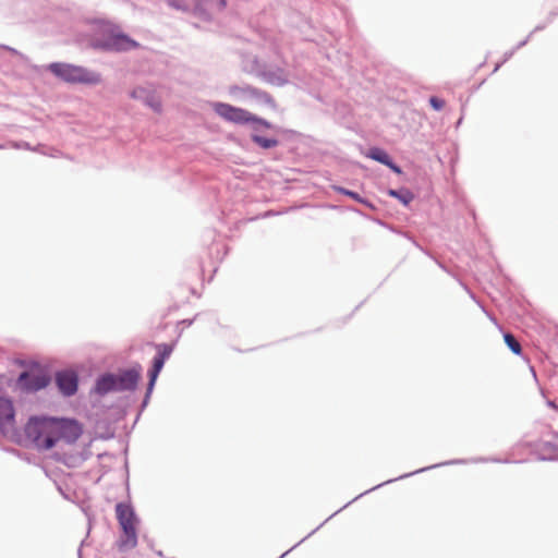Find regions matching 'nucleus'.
I'll return each mask as SVG.
<instances>
[{
  "label": "nucleus",
  "instance_id": "obj_1",
  "mask_svg": "<svg viewBox=\"0 0 558 558\" xmlns=\"http://www.w3.org/2000/svg\"><path fill=\"white\" fill-rule=\"evenodd\" d=\"M25 434L37 449L50 450L60 441L75 444L83 434V426L73 418L33 416L25 425Z\"/></svg>",
  "mask_w": 558,
  "mask_h": 558
},
{
  "label": "nucleus",
  "instance_id": "obj_2",
  "mask_svg": "<svg viewBox=\"0 0 558 558\" xmlns=\"http://www.w3.org/2000/svg\"><path fill=\"white\" fill-rule=\"evenodd\" d=\"M49 71L56 76L68 83H83L89 85H96L101 82V77L98 73L88 71L85 68L68 64V63H51Z\"/></svg>",
  "mask_w": 558,
  "mask_h": 558
},
{
  "label": "nucleus",
  "instance_id": "obj_3",
  "mask_svg": "<svg viewBox=\"0 0 558 558\" xmlns=\"http://www.w3.org/2000/svg\"><path fill=\"white\" fill-rule=\"evenodd\" d=\"M211 107L214 111L226 121L236 124H245L252 122L267 129L271 128V124L268 121L252 114L245 109L225 102H214L211 104Z\"/></svg>",
  "mask_w": 558,
  "mask_h": 558
},
{
  "label": "nucleus",
  "instance_id": "obj_4",
  "mask_svg": "<svg viewBox=\"0 0 558 558\" xmlns=\"http://www.w3.org/2000/svg\"><path fill=\"white\" fill-rule=\"evenodd\" d=\"M117 519L120 523V526L123 531L122 537V546L124 547H135L137 543V534H136V524L137 520L135 518L133 509L125 504H118L116 507Z\"/></svg>",
  "mask_w": 558,
  "mask_h": 558
},
{
  "label": "nucleus",
  "instance_id": "obj_5",
  "mask_svg": "<svg viewBox=\"0 0 558 558\" xmlns=\"http://www.w3.org/2000/svg\"><path fill=\"white\" fill-rule=\"evenodd\" d=\"M49 381V376L40 371L24 372L17 379L19 386L25 391L40 390L45 388Z\"/></svg>",
  "mask_w": 558,
  "mask_h": 558
},
{
  "label": "nucleus",
  "instance_id": "obj_6",
  "mask_svg": "<svg viewBox=\"0 0 558 558\" xmlns=\"http://www.w3.org/2000/svg\"><path fill=\"white\" fill-rule=\"evenodd\" d=\"M109 35L98 44V46L108 50H129L137 47V44L130 39L128 36L114 33L111 27H108Z\"/></svg>",
  "mask_w": 558,
  "mask_h": 558
},
{
  "label": "nucleus",
  "instance_id": "obj_7",
  "mask_svg": "<svg viewBox=\"0 0 558 558\" xmlns=\"http://www.w3.org/2000/svg\"><path fill=\"white\" fill-rule=\"evenodd\" d=\"M158 355L154 359L153 368L149 372V385L148 391H150L155 385V381L163 367L165 361L170 356L173 351V345L171 344H158L157 345Z\"/></svg>",
  "mask_w": 558,
  "mask_h": 558
},
{
  "label": "nucleus",
  "instance_id": "obj_8",
  "mask_svg": "<svg viewBox=\"0 0 558 558\" xmlns=\"http://www.w3.org/2000/svg\"><path fill=\"white\" fill-rule=\"evenodd\" d=\"M56 383L64 396H72L77 390V376L74 372L63 371L57 373Z\"/></svg>",
  "mask_w": 558,
  "mask_h": 558
},
{
  "label": "nucleus",
  "instance_id": "obj_9",
  "mask_svg": "<svg viewBox=\"0 0 558 558\" xmlns=\"http://www.w3.org/2000/svg\"><path fill=\"white\" fill-rule=\"evenodd\" d=\"M14 407L10 399L0 397V430L4 432L14 424Z\"/></svg>",
  "mask_w": 558,
  "mask_h": 558
},
{
  "label": "nucleus",
  "instance_id": "obj_10",
  "mask_svg": "<svg viewBox=\"0 0 558 558\" xmlns=\"http://www.w3.org/2000/svg\"><path fill=\"white\" fill-rule=\"evenodd\" d=\"M118 391L133 390L140 379V373L134 369L125 371L120 375H116Z\"/></svg>",
  "mask_w": 558,
  "mask_h": 558
},
{
  "label": "nucleus",
  "instance_id": "obj_11",
  "mask_svg": "<svg viewBox=\"0 0 558 558\" xmlns=\"http://www.w3.org/2000/svg\"><path fill=\"white\" fill-rule=\"evenodd\" d=\"M131 97L135 99H144L145 102L157 112L161 110L160 99L154 95H149L143 87H137L133 89L131 93Z\"/></svg>",
  "mask_w": 558,
  "mask_h": 558
},
{
  "label": "nucleus",
  "instance_id": "obj_12",
  "mask_svg": "<svg viewBox=\"0 0 558 558\" xmlns=\"http://www.w3.org/2000/svg\"><path fill=\"white\" fill-rule=\"evenodd\" d=\"M116 380V375L112 374H106L101 376L96 383V392L99 395H105L110 391H118Z\"/></svg>",
  "mask_w": 558,
  "mask_h": 558
},
{
  "label": "nucleus",
  "instance_id": "obj_13",
  "mask_svg": "<svg viewBox=\"0 0 558 558\" xmlns=\"http://www.w3.org/2000/svg\"><path fill=\"white\" fill-rule=\"evenodd\" d=\"M201 0H168L169 4L179 10L198 9Z\"/></svg>",
  "mask_w": 558,
  "mask_h": 558
},
{
  "label": "nucleus",
  "instance_id": "obj_14",
  "mask_svg": "<svg viewBox=\"0 0 558 558\" xmlns=\"http://www.w3.org/2000/svg\"><path fill=\"white\" fill-rule=\"evenodd\" d=\"M251 138L255 144L265 149L272 148L278 145V141L276 138H267L258 134H252Z\"/></svg>",
  "mask_w": 558,
  "mask_h": 558
},
{
  "label": "nucleus",
  "instance_id": "obj_15",
  "mask_svg": "<svg viewBox=\"0 0 558 558\" xmlns=\"http://www.w3.org/2000/svg\"><path fill=\"white\" fill-rule=\"evenodd\" d=\"M368 157H371L372 159L377 160L384 165L392 167L389 155L380 148L371 149Z\"/></svg>",
  "mask_w": 558,
  "mask_h": 558
},
{
  "label": "nucleus",
  "instance_id": "obj_16",
  "mask_svg": "<svg viewBox=\"0 0 558 558\" xmlns=\"http://www.w3.org/2000/svg\"><path fill=\"white\" fill-rule=\"evenodd\" d=\"M252 97L255 98L257 101H259L272 109L277 108V104H276L275 99L268 93H266L264 90L257 89L255 95Z\"/></svg>",
  "mask_w": 558,
  "mask_h": 558
},
{
  "label": "nucleus",
  "instance_id": "obj_17",
  "mask_svg": "<svg viewBox=\"0 0 558 558\" xmlns=\"http://www.w3.org/2000/svg\"><path fill=\"white\" fill-rule=\"evenodd\" d=\"M504 339L508 348L514 353V354H521L522 348L519 341L514 338L511 333H505Z\"/></svg>",
  "mask_w": 558,
  "mask_h": 558
},
{
  "label": "nucleus",
  "instance_id": "obj_18",
  "mask_svg": "<svg viewBox=\"0 0 558 558\" xmlns=\"http://www.w3.org/2000/svg\"><path fill=\"white\" fill-rule=\"evenodd\" d=\"M256 90H257V88L250 86V85H246L243 87L234 86L231 88L232 94H243V95H248L251 97L255 95Z\"/></svg>",
  "mask_w": 558,
  "mask_h": 558
},
{
  "label": "nucleus",
  "instance_id": "obj_19",
  "mask_svg": "<svg viewBox=\"0 0 558 558\" xmlns=\"http://www.w3.org/2000/svg\"><path fill=\"white\" fill-rule=\"evenodd\" d=\"M390 195L399 198L405 205L409 204L412 201V198H413V196H412V194L410 192L399 193L397 191H392L391 190L390 191Z\"/></svg>",
  "mask_w": 558,
  "mask_h": 558
},
{
  "label": "nucleus",
  "instance_id": "obj_20",
  "mask_svg": "<svg viewBox=\"0 0 558 558\" xmlns=\"http://www.w3.org/2000/svg\"><path fill=\"white\" fill-rule=\"evenodd\" d=\"M429 104L435 110H441L445 107V100L435 96L429 98Z\"/></svg>",
  "mask_w": 558,
  "mask_h": 558
},
{
  "label": "nucleus",
  "instance_id": "obj_21",
  "mask_svg": "<svg viewBox=\"0 0 558 558\" xmlns=\"http://www.w3.org/2000/svg\"><path fill=\"white\" fill-rule=\"evenodd\" d=\"M214 7L218 10V11H221L226 8L227 5V2L226 0H209Z\"/></svg>",
  "mask_w": 558,
  "mask_h": 558
},
{
  "label": "nucleus",
  "instance_id": "obj_22",
  "mask_svg": "<svg viewBox=\"0 0 558 558\" xmlns=\"http://www.w3.org/2000/svg\"><path fill=\"white\" fill-rule=\"evenodd\" d=\"M342 192H343L344 194H347V195L351 196L352 198L359 199L357 194H356V193H354V192H351V191H344V190H342Z\"/></svg>",
  "mask_w": 558,
  "mask_h": 558
}]
</instances>
